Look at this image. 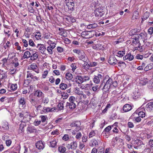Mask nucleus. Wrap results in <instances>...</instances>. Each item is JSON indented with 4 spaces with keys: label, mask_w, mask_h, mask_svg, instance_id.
<instances>
[{
    "label": "nucleus",
    "mask_w": 153,
    "mask_h": 153,
    "mask_svg": "<svg viewBox=\"0 0 153 153\" xmlns=\"http://www.w3.org/2000/svg\"><path fill=\"white\" fill-rule=\"evenodd\" d=\"M105 83L103 86V88H102L103 91L105 93H108L110 88V87L112 85L113 86L116 87L118 85L117 81H113L112 79L110 78L108 75H106L105 77L103 79V81Z\"/></svg>",
    "instance_id": "1"
},
{
    "label": "nucleus",
    "mask_w": 153,
    "mask_h": 153,
    "mask_svg": "<svg viewBox=\"0 0 153 153\" xmlns=\"http://www.w3.org/2000/svg\"><path fill=\"white\" fill-rule=\"evenodd\" d=\"M90 80L88 76H78L76 78V81L79 84H81L84 82H86Z\"/></svg>",
    "instance_id": "2"
},
{
    "label": "nucleus",
    "mask_w": 153,
    "mask_h": 153,
    "mask_svg": "<svg viewBox=\"0 0 153 153\" xmlns=\"http://www.w3.org/2000/svg\"><path fill=\"white\" fill-rule=\"evenodd\" d=\"M94 13L96 16L101 17L103 16L105 13V12L102 7H100L95 10Z\"/></svg>",
    "instance_id": "3"
},
{
    "label": "nucleus",
    "mask_w": 153,
    "mask_h": 153,
    "mask_svg": "<svg viewBox=\"0 0 153 153\" xmlns=\"http://www.w3.org/2000/svg\"><path fill=\"white\" fill-rule=\"evenodd\" d=\"M74 0H66L65 3L69 10H73L74 9L75 4Z\"/></svg>",
    "instance_id": "4"
},
{
    "label": "nucleus",
    "mask_w": 153,
    "mask_h": 153,
    "mask_svg": "<svg viewBox=\"0 0 153 153\" xmlns=\"http://www.w3.org/2000/svg\"><path fill=\"white\" fill-rule=\"evenodd\" d=\"M93 31H84L82 32L81 33V36L85 38L88 39L92 37L93 35L92 34Z\"/></svg>",
    "instance_id": "5"
},
{
    "label": "nucleus",
    "mask_w": 153,
    "mask_h": 153,
    "mask_svg": "<svg viewBox=\"0 0 153 153\" xmlns=\"http://www.w3.org/2000/svg\"><path fill=\"white\" fill-rule=\"evenodd\" d=\"M103 74L102 73L99 74L97 75H95L94 76L93 78V81L96 84L99 83L100 82V80L102 79L103 77Z\"/></svg>",
    "instance_id": "6"
},
{
    "label": "nucleus",
    "mask_w": 153,
    "mask_h": 153,
    "mask_svg": "<svg viewBox=\"0 0 153 153\" xmlns=\"http://www.w3.org/2000/svg\"><path fill=\"white\" fill-rule=\"evenodd\" d=\"M29 98L30 102L32 105L35 106L38 103L39 100L33 94H30Z\"/></svg>",
    "instance_id": "7"
},
{
    "label": "nucleus",
    "mask_w": 153,
    "mask_h": 153,
    "mask_svg": "<svg viewBox=\"0 0 153 153\" xmlns=\"http://www.w3.org/2000/svg\"><path fill=\"white\" fill-rule=\"evenodd\" d=\"M66 147L69 149H71L72 150H75L77 147V142L76 141H73L70 144H67Z\"/></svg>",
    "instance_id": "8"
},
{
    "label": "nucleus",
    "mask_w": 153,
    "mask_h": 153,
    "mask_svg": "<svg viewBox=\"0 0 153 153\" xmlns=\"http://www.w3.org/2000/svg\"><path fill=\"white\" fill-rule=\"evenodd\" d=\"M140 93L138 90L137 89L133 91L132 97L134 99L137 100L140 98Z\"/></svg>",
    "instance_id": "9"
},
{
    "label": "nucleus",
    "mask_w": 153,
    "mask_h": 153,
    "mask_svg": "<svg viewBox=\"0 0 153 153\" xmlns=\"http://www.w3.org/2000/svg\"><path fill=\"white\" fill-rule=\"evenodd\" d=\"M36 131V129L33 126H29L27 129V131L28 134L35 133Z\"/></svg>",
    "instance_id": "10"
},
{
    "label": "nucleus",
    "mask_w": 153,
    "mask_h": 153,
    "mask_svg": "<svg viewBox=\"0 0 153 153\" xmlns=\"http://www.w3.org/2000/svg\"><path fill=\"white\" fill-rule=\"evenodd\" d=\"M145 109L148 112H153V102L148 103L146 105Z\"/></svg>",
    "instance_id": "11"
},
{
    "label": "nucleus",
    "mask_w": 153,
    "mask_h": 153,
    "mask_svg": "<svg viewBox=\"0 0 153 153\" xmlns=\"http://www.w3.org/2000/svg\"><path fill=\"white\" fill-rule=\"evenodd\" d=\"M36 47L42 53H44L46 50V48L44 45L42 44H38L37 46Z\"/></svg>",
    "instance_id": "12"
},
{
    "label": "nucleus",
    "mask_w": 153,
    "mask_h": 153,
    "mask_svg": "<svg viewBox=\"0 0 153 153\" xmlns=\"http://www.w3.org/2000/svg\"><path fill=\"white\" fill-rule=\"evenodd\" d=\"M109 63L111 65H115L117 63V60L113 56H111L108 61Z\"/></svg>",
    "instance_id": "13"
},
{
    "label": "nucleus",
    "mask_w": 153,
    "mask_h": 153,
    "mask_svg": "<svg viewBox=\"0 0 153 153\" xmlns=\"http://www.w3.org/2000/svg\"><path fill=\"white\" fill-rule=\"evenodd\" d=\"M34 95L38 98H41L44 96V94L40 90H37L35 91L34 92Z\"/></svg>",
    "instance_id": "14"
},
{
    "label": "nucleus",
    "mask_w": 153,
    "mask_h": 153,
    "mask_svg": "<svg viewBox=\"0 0 153 153\" xmlns=\"http://www.w3.org/2000/svg\"><path fill=\"white\" fill-rule=\"evenodd\" d=\"M28 68L30 70H31L34 71L37 73H39V70L37 66L35 63H33L30 65L29 67Z\"/></svg>",
    "instance_id": "15"
},
{
    "label": "nucleus",
    "mask_w": 153,
    "mask_h": 153,
    "mask_svg": "<svg viewBox=\"0 0 153 153\" xmlns=\"http://www.w3.org/2000/svg\"><path fill=\"white\" fill-rule=\"evenodd\" d=\"M146 36V34L143 33H141L140 34H137L135 36V40L139 39H145Z\"/></svg>",
    "instance_id": "16"
},
{
    "label": "nucleus",
    "mask_w": 153,
    "mask_h": 153,
    "mask_svg": "<svg viewBox=\"0 0 153 153\" xmlns=\"http://www.w3.org/2000/svg\"><path fill=\"white\" fill-rule=\"evenodd\" d=\"M36 148L39 149H43L45 147L44 144L41 141H38L36 144Z\"/></svg>",
    "instance_id": "17"
},
{
    "label": "nucleus",
    "mask_w": 153,
    "mask_h": 153,
    "mask_svg": "<svg viewBox=\"0 0 153 153\" xmlns=\"http://www.w3.org/2000/svg\"><path fill=\"white\" fill-rule=\"evenodd\" d=\"M81 124L79 121H76L75 122H73L71 125V126L72 127H74L76 126L77 127L76 128V129L78 131L79 130L80 128L79 127V126Z\"/></svg>",
    "instance_id": "18"
},
{
    "label": "nucleus",
    "mask_w": 153,
    "mask_h": 153,
    "mask_svg": "<svg viewBox=\"0 0 153 153\" xmlns=\"http://www.w3.org/2000/svg\"><path fill=\"white\" fill-rule=\"evenodd\" d=\"M78 58L80 60H82L83 62H86L87 60V56L83 51L79 56H78Z\"/></svg>",
    "instance_id": "19"
},
{
    "label": "nucleus",
    "mask_w": 153,
    "mask_h": 153,
    "mask_svg": "<svg viewBox=\"0 0 153 153\" xmlns=\"http://www.w3.org/2000/svg\"><path fill=\"white\" fill-rule=\"evenodd\" d=\"M27 78H30L31 79H33V80H38V78L36 76H34L29 71H27Z\"/></svg>",
    "instance_id": "20"
},
{
    "label": "nucleus",
    "mask_w": 153,
    "mask_h": 153,
    "mask_svg": "<svg viewBox=\"0 0 153 153\" xmlns=\"http://www.w3.org/2000/svg\"><path fill=\"white\" fill-rule=\"evenodd\" d=\"M26 126V124L24 122H22L19 125V132L21 133L24 131V128Z\"/></svg>",
    "instance_id": "21"
},
{
    "label": "nucleus",
    "mask_w": 153,
    "mask_h": 153,
    "mask_svg": "<svg viewBox=\"0 0 153 153\" xmlns=\"http://www.w3.org/2000/svg\"><path fill=\"white\" fill-rule=\"evenodd\" d=\"M2 127L3 129L5 131H8L9 129V125L8 123L5 121L2 122Z\"/></svg>",
    "instance_id": "22"
},
{
    "label": "nucleus",
    "mask_w": 153,
    "mask_h": 153,
    "mask_svg": "<svg viewBox=\"0 0 153 153\" xmlns=\"http://www.w3.org/2000/svg\"><path fill=\"white\" fill-rule=\"evenodd\" d=\"M66 106L68 108L73 109L75 108L76 105L75 103L67 102Z\"/></svg>",
    "instance_id": "23"
},
{
    "label": "nucleus",
    "mask_w": 153,
    "mask_h": 153,
    "mask_svg": "<svg viewBox=\"0 0 153 153\" xmlns=\"http://www.w3.org/2000/svg\"><path fill=\"white\" fill-rule=\"evenodd\" d=\"M55 47V46L54 45L51 46H48L47 47V48H46V50H47L48 53L49 55H51L53 54V50Z\"/></svg>",
    "instance_id": "24"
},
{
    "label": "nucleus",
    "mask_w": 153,
    "mask_h": 153,
    "mask_svg": "<svg viewBox=\"0 0 153 153\" xmlns=\"http://www.w3.org/2000/svg\"><path fill=\"white\" fill-rule=\"evenodd\" d=\"M131 109V106L128 104H126L123 107V110L125 112L128 111H130Z\"/></svg>",
    "instance_id": "25"
},
{
    "label": "nucleus",
    "mask_w": 153,
    "mask_h": 153,
    "mask_svg": "<svg viewBox=\"0 0 153 153\" xmlns=\"http://www.w3.org/2000/svg\"><path fill=\"white\" fill-rule=\"evenodd\" d=\"M30 52H32V54L31 55L30 59L31 60H35L38 57V53L36 52L35 51L33 52L32 51L30 50Z\"/></svg>",
    "instance_id": "26"
},
{
    "label": "nucleus",
    "mask_w": 153,
    "mask_h": 153,
    "mask_svg": "<svg viewBox=\"0 0 153 153\" xmlns=\"http://www.w3.org/2000/svg\"><path fill=\"white\" fill-rule=\"evenodd\" d=\"M134 57L132 55H131V53H129L126 55L125 56L123 57V59L124 60L127 59L129 61H131L134 59Z\"/></svg>",
    "instance_id": "27"
},
{
    "label": "nucleus",
    "mask_w": 153,
    "mask_h": 153,
    "mask_svg": "<svg viewBox=\"0 0 153 153\" xmlns=\"http://www.w3.org/2000/svg\"><path fill=\"white\" fill-rule=\"evenodd\" d=\"M98 145V142L97 140L95 139L92 140L90 142V146L91 147H94Z\"/></svg>",
    "instance_id": "28"
},
{
    "label": "nucleus",
    "mask_w": 153,
    "mask_h": 153,
    "mask_svg": "<svg viewBox=\"0 0 153 153\" xmlns=\"http://www.w3.org/2000/svg\"><path fill=\"white\" fill-rule=\"evenodd\" d=\"M32 54V52H31L28 51L25 52L23 56L24 58V59H28L30 57L31 58Z\"/></svg>",
    "instance_id": "29"
},
{
    "label": "nucleus",
    "mask_w": 153,
    "mask_h": 153,
    "mask_svg": "<svg viewBox=\"0 0 153 153\" xmlns=\"http://www.w3.org/2000/svg\"><path fill=\"white\" fill-rule=\"evenodd\" d=\"M41 102L43 103L45 105L47 104L49 101V100L48 97H45L44 96L42 97L41 99Z\"/></svg>",
    "instance_id": "30"
},
{
    "label": "nucleus",
    "mask_w": 153,
    "mask_h": 153,
    "mask_svg": "<svg viewBox=\"0 0 153 153\" xmlns=\"http://www.w3.org/2000/svg\"><path fill=\"white\" fill-rule=\"evenodd\" d=\"M59 30L60 32L58 33V34L63 36H65L66 34L64 30L62 28H59Z\"/></svg>",
    "instance_id": "31"
},
{
    "label": "nucleus",
    "mask_w": 153,
    "mask_h": 153,
    "mask_svg": "<svg viewBox=\"0 0 153 153\" xmlns=\"http://www.w3.org/2000/svg\"><path fill=\"white\" fill-rule=\"evenodd\" d=\"M150 13L149 12L146 11L144 13L142 18V20L144 21L147 19L149 17Z\"/></svg>",
    "instance_id": "32"
},
{
    "label": "nucleus",
    "mask_w": 153,
    "mask_h": 153,
    "mask_svg": "<svg viewBox=\"0 0 153 153\" xmlns=\"http://www.w3.org/2000/svg\"><path fill=\"white\" fill-rule=\"evenodd\" d=\"M19 102L20 105H22V106L25 105L26 102L24 97H21L19 100Z\"/></svg>",
    "instance_id": "33"
},
{
    "label": "nucleus",
    "mask_w": 153,
    "mask_h": 153,
    "mask_svg": "<svg viewBox=\"0 0 153 153\" xmlns=\"http://www.w3.org/2000/svg\"><path fill=\"white\" fill-rule=\"evenodd\" d=\"M68 88L67 85L65 83L61 82L59 85V88L62 90H65Z\"/></svg>",
    "instance_id": "34"
},
{
    "label": "nucleus",
    "mask_w": 153,
    "mask_h": 153,
    "mask_svg": "<svg viewBox=\"0 0 153 153\" xmlns=\"http://www.w3.org/2000/svg\"><path fill=\"white\" fill-rule=\"evenodd\" d=\"M58 150L61 153H66V148L62 146H60L58 147Z\"/></svg>",
    "instance_id": "35"
},
{
    "label": "nucleus",
    "mask_w": 153,
    "mask_h": 153,
    "mask_svg": "<svg viewBox=\"0 0 153 153\" xmlns=\"http://www.w3.org/2000/svg\"><path fill=\"white\" fill-rule=\"evenodd\" d=\"M65 77L68 80H70L72 79L73 75L71 73H68L65 75Z\"/></svg>",
    "instance_id": "36"
},
{
    "label": "nucleus",
    "mask_w": 153,
    "mask_h": 153,
    "mask_svg": "<svg viewBox=\"0 0 153 153\" xmlns=\"http://www.w3.org/2000/svg\"><path fill=\"white\" fill-rule=\"evenodd\" d=\"M39 118H41V121L42 123L45 122L47 120V116L41 115L39 117Z\"/></svg>",
    "instance_id": "37"
},
{
    "label": "nucleus",
    "mask_w": 153,
    "mask_h": 153,
    "mask_svg": "<svg viewBox=\"0 0 153 153\" xmlns=\"http://www.w3.org/2000/svg\"><path fill=\"white\" fill-rule=\"evenodd\" d=\"M57 142L56 140H53L50 142V146L52 148H54L56 146Z\"/></svg>",
    "instance_id": "38"
},
{
    "label": "nucleus",
    "mask_w": 153,
    "mask_h": 153,
    "mask_svg": "<svg viewBox=\"0 0 153 153\" xmlns=\"http://www.w3.org/2000/svg\"><path fill=\"white\" fill-rule=\"evenodd\" d=\"M112 131L116 134H118L119 132L120 128L118 127H112Z\"/></svg>",
    "instance_id": "39"
},
{
    "label": "nucleus",
    "mask_w": 153,
    "mask_h": 153,
    "mask_svg": "<svg viewBox=\"0 0 153 153\" xmlns=\"http://www.w3.org/2000/svg\"><path fill=\"white\" fill-rule=\"evenodd\" d=\"M112 129V127L111 126H109L105 128L103 131L105 134V132H108L110 131Z\"/></svg>",
    "instance_id": "40"
},
{
    "label": "nucleus",
    "mask_w": 153,
    "mask_h": 153,
    "mask_svg": "<svg viewBox=\"0 0 153 153\" xmlns=\"http://www.w3.org/2000/svg\"><path fill=\"white\" fill-rule=\"evenodd\" d=\"M73 51L74 53H76L78 54V56H79L80 54H81L82 53V52H83V51H81L80 50L76 49H74L73 50Z\"/></svg>",
    "instance_id": "41"
},
{
    "label": "nucleus",
    "mask_w": 153,
    "mask_h": 153,
    "mask_svg": "<svg viewBox=\"0 0 153 153\" xmlns=\"http://www.w3.org/2000/svg\"><path fill=\"white\" fill-rule=\"evenodd\" d=\"M117 56L119 57H122L125 54V51H120L118 52Z\"/></svg>",
    "instance_id": "42"
},
{
    "label": "nucleus",
    "mask_w": 153,
    "mask_h": 153,
    "mask_svg": "<svg viewBox=\"0 0 153 153\" xmlns=\"http://www.w3.org/2000/svg\"><path fill=\"white\" fill-rule=\"evenodd\" d=\"M75 93L77 94L78 95H80V94L82 93V91H80L79 90V89L78 87H76L75 88V90L74 91Z\"/></svg>",
    "instance_id": "43"
},
{
    "label": "nucleus",
    "mask_w": 153,
    "mask_h": 153,
    "mask_svg": "<svg viewBox=\"0 0 153 153\" xmlns=\"http://www.w3.org/2000/svg\"><path fill=\"white\" fill-rule=\"evenodd\" d=\"M100 86H99L98 85H95L92 87V89L93 91H96L98 90L100 88Z\"/></svg>",
    "instance_id": "44"
},
{
    "label": "nucleus",
    "mask_w": 153,
    "mask_h": 153,
    "mask_svg": "<svg viewBox=\"0 0 153 153\" xmlns=\"http://www.w3.org/2000/svg\"><path fill=\"white\" fill-rule=\"evenodd\" d=\"M69 100L70 102L75 103V102H76L75 97L73 96H71L70 97Z\"/></svg>",
    "instance_id": "45"
},
{
    "label": "nucleus",
    "mask_w": 153,
    "mask_h": 153,
    "mask_svg": "<svg viewBox=\"0 0 153 153\" xmlns=\"http://www.w3.org/2000/svg\"><path fill=\"white\" fill-rule=\"evenodd\" d=\"M10 88L13 91L16 90L17 88V85L16 84H13L10 86Z\"/></svg>",
    "instance_id": "46"
},
{
    "label": "nucleus",
    "mask_w": 153,
    "mask_h": 153,
    "mask_svg": "<svg viewBox=\"0 0 153 153\" xmlns=\"http://www.w3.org/2000/svg\"><path fill=\"white\" fill-rule=\"evenodd\" d=\"M84 94H85L87 97H89L91 95V93L90 91L88 90L85 89L82 91Z\"/></svg>",
    "instance_id": "47"
},
{
    "label": "nucleus",
    "mask_w": 153,
    "mask_h": 153,
    "mask_svg": "<svg viewBox=\"0 0 153 153\" xmlns=\"http://www.w3.org/2000/svg\"><path fill=\"white\" fill-rule=\"evenodd\" d=\"M50 108L44 107L42 110L43 112L44 113L50 112Z\"/></svg>",
    "instance_id": "48"
},
{
    "label": "nucleus",
    "mask_w": 153,
    "mask_h": 153,
    "mask_svg": "<svg viewBox=\"0 0 153 153\" xmlns=\"http://www.w3.org/2000/svg\"><path fill=\"white\" fill-rule=\"evenodd\" d=\"M47 44L49 45V46H50L53 45H55V47L56 45V43L55 42H53L51 40H49L47 42Z\"/></svg>",
    "instance_id": "49"
},
{
    "label": "nucleus",
    "mask_w": 153,
    "mask_h": 153,
    "mask_svg": "<svg viewBox=\"0 0 153 153\" xmlns=\"http://www.w3.org/2000/svg\"><path fill=\"white\" fill-rule=\"evenodd\" d=\"M118 65L119 66H122L123 67H125L126 66L125 63L122 61H119L118 62Z\"/></svg>",
    "instance_id": "50"
},
{
    "label": "nucleus",
    "mask_w": 153,
    "mask_h": 153,
    "mask_svg": "<svg viewBox=\"0 0 153 153\" xmlns=\"http://www.w3.org/2000/svg\"><path fill=\"white\" fill-rule=\"evenodd\" d=\"M41 121L39 120L38 119H36L34 120L33 122L34 125L35 126H38L40 124Z\"/></svg>",
    "instance_id": "51"
},
{
    "label": "nucleus",
    "mask_w": 153,
    "mask_h": 153,
    "mask_svg": "<svg viewBox=\"0 0 153 153\" xmlns=\"http://www.w3.org/2000/svg\"><path fill=\"white\" fill-rule=\"evenodd\" d=\"M138 115L140 117L143 118L145 117V114L143 111H140L139 112Z\"/></svg>",
    "instance_id": "52"
},
{
    "label": "nucleus",
    "mask_w": 153,
    "mask_h": 153,
    "mask_svg": "<svg viewBox=\"0 0 153 153\" xmlns=\"http://www.w3.org/2000/svg\"><path fill=\"white\" fill-rule=\"evenodd\" d=\"M129 33L130 35H136V31L135 29H132L130 30Z\"/></svg>",
    "instance_id": "53"
},
{
    "label": "nucleus",
    "mask_w": 153,
    "mask_h": 153,
    "mask_svg": "<svg viewBox=\"0 0 153 153\" xmlns=\"http://www.w3.org/2000/svg\"><path fill=\"white\" fill-rule=\"evenodd\" d=\"M10 42L9 41H7L5 45H4V48H5V49H6L9 48L10 46Z\"/></svg>",
    "instance_id": "54"
},
{
    "label": "nucleus",
    "mask_w": 153,
    "mask_h": 153,
    "mask_svg": "<svg viewBox=\"0 0 153 153\" xmlns=\"http://www.w3.org/2000/svg\"><path fill=\"white\" fill-rule=\"evenodd\" d=\"M135 58L137 59L142 60L143 58V56L140 54H137L135 56Z\"/></svg>",
    "instance_id": "55"
},
{
    "label": "nucleus",
    "mask_w": 153,
    "mask_h": 153,
    "mask_svg": "<svg viewBox=\"0 0 153 153\" xmlns=\"http://www.w3.org/2000/svg\"><path fill=\"white\" fill-rule=\"evenodd\" d=\"M41 33H37L35 35V37L36 39L37 40L41 39Z\"/></svg>",
    "instance_id": "56"
},
{
    "label": "nucleus",
    "mask_w": 153,
    "mask_h": 153,
    "mask_svg": "<svg viewBox=\"0 0 153 153\" xmlns=\"http://www.w3.org/2000/svg\"><path fill=\"white\" fill-rule=\"evenodd\" d=\"M71 67L72 68V70L74 72V70L76 69V65L75 63H72L71 65Z\"/></svg>",
    "instance_id": "57"
},
{
    "label": "nucleus",
    "mask_w": 153,
    "mask_h": 153,
    "mask_svg": "<svg viewBox=\"0 0 153 153\" xmlns=\"http://www.w3.org/2000/svg\"><path fill=\"white\" fill-rule=\"evenodd\" d=\"M44 38L46 39H49L51 38V35L50 33H45L44 35Z\"/></svg>",
    "instance_id": "58"
},
{
    "label": "nucleus",
    "mask_w": 153,
    "mask_h": 153,
    "mask_svg": "<svg viewBox=\"0 0 153 153\" xmlns=\"http://www.w3.org/2000/svg\"><path fill=\"white\" fill-rule=\"evenodd\" d=\"M29 45L31 46H32V47L35 46V44L32 39H30L29 40Z\"/></svg>",
    "instance_id": "59"
},
{
    "label": "nucleus",
    "mask_w": 153,
    "mask_h": 153,
    "mask_svg": "<svg viewBox=\"0 0 153 153\" xmlns=\"http://www.w3.org/2000/svg\"><path fill=\"white\" fill-rule=\"evenodd\" d=\"M58 106L60 110H61L63 109L64 105L63 103H59L58 105Z\"/></svg>",
    "instance_id": "60"
},
{
    "label": "nucleus",
    "mask_w": 153,
    "mask_h": 153,
    "mask_svg": "<svg viewBox=\"0 0 153 153\" xmlns=\"http://www.w3.org/2000/svg\"><path fill=\"white\" fill-rule=\"evenodd\" d=\"M28 8L29 11L30 13H33L34 12V10L33 9V7L30 6V5H29Z\"/></svg>",
    "instance_id": "61"
},
{
    "label": "nucleus",
    "mask_w": 153,
    "mask_h": 153,
    "mask_svg": "<svg viewBox=\"0 0 153 153\" xmlns=\"http://www.w3.org/2000/svg\"><path fill=\"white\" fill-rule=\"evenodd\" d=\"M95 134V133L94 131H91L89 134L88 136L89 138L92 137L94 136Z\"/></svg>",
    "instance_id": "62"
},
{
    "label": "nucleus",
    "mask_w": 153,
    "mask_h": 153,
    "mask_svg": "<svg viewBox=\"0 0 153 153\" xmlns=\"http://www.w3.org/2000/svg\"><path fill=\"white\" fill-rule=\"evenodd\" d=\"M148 32L149 34H152L153 32V27H149L148 30Z\"/></svg>",
    "instance_id": "63"
},
{
    "label": "nucleus",
    "mask_w": 153,
    "mask_h": 153,
    "mask_svg": "<svg viewBox=\"0 0 153 153\" xmlns=\"http://www.w3.org/2000/svg\"><path fill=\"white\" fill-rule=\"evenodd\" d=\"M97 153H104V149L102 147H99L98 148Z\"/></svg>",
    "instance_id": "64"
}]
</instances>
